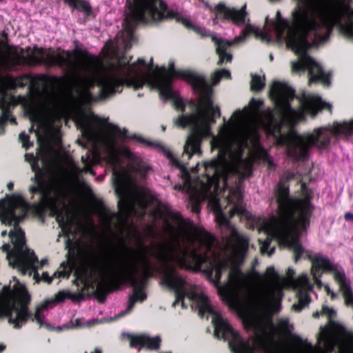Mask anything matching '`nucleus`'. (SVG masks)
<instances>
[{
	"instance_id": "f257e3e1",
	"label": "nucleus",
	"mask_w": 353,
	"mask_h": 353,
	"mask_svg": "<svg viewBox=\"0 0 353 353\" xmlns=\"http://www.w3.org/2000/svg\"><path fill=\"white\" fill-rule=\"evenodd\" d=\"M137 25L128 6L123 30L119 32L115 43L105 45V58L109 61L107 65L94 55L77 54L70 51L62 50L57 54L50 50L35 48L28 54L31 63L57 65L72 77V90L65 92L46 90L43 94V111L46 136L51 130L58 134L60 121L73 109L75 110V123L92 148L81 157L84 164L83 169L73 159L68 158L66 168H60L44 178L43 171L37 163L32 164L34 176L31 178L32 184L29 187V191L32 196L37 195L38 205L49 209L56 216L68 238L66 248L68 254L72 251L74 254L79 243L78 241H74L70 238V235L74 236L75 219L66 203L68 191L72 185L80 183L83 172L94 174L90 168L97 161L101 148L108 153V163L112 167V182L119 199V213L105 208L99 210L98 214L104 228L108 230L113 228L122 230L131 216L145 214L150 201L148 189L138 184L121 163V157L128 159L131 170L142 178L150 170L138 154L127 147L119 146L117 137L126 139L127 130L116 128L112 132H107L103 127L104 121L92 112L83 109V105L121 92L124 84L138 90L148 83L158 88L162 97L176 99V93L171 90L168 78L151 74L152 63L146 64L144 59H139L137 62L130 64L131 57L128 58L120 52L122 48L127 50L131 48L135 39L133 30Z\"/></svg>"
},
{
	"instance_id": "f03ea898",
	"label": "nucleus",
	"mask_w": 353,
	"mask_h": 353,
	"mask_svg": "<svg viewBox=\"0 0 353 353\" xmlns=\"http://www.w3.org/2000/svg\"><path fill=\"white\" fill-rule=\"evenodd\" d=\"M152 213L154 219L162 221V230L170 240L141 245L138 249L123 245L117 251L90 248L83 256L81 276L95 280L101 285L128 282L133 286L128 307L114 319L130 312L136 302L146 299L143 283L137 280V274L141 272L147 277L152 271L159 272L162 285L174 291L176 300L172 306L181 303L185 307L186 298L201 316L210 315L213 305L208 296L184 279L176 267H193L203 271V259L199 249L201 241L198 239L196 228L187 223L181 214L160 203Z\"/></svg>"
},
{
	"instance_id": "7ed1b4c3",
	"label": "nucleus",
	"mask_w": 353,
	"mask_h": 353,
	"mask_svg": "<svg viewBox=\"0 0 353 353\" xmlns=\"http://www.w3.org/2000/svg\"><path fill=\"white\" fill-rule=\"evenodd\" d=\"M150 72L152 74L163 75L168 78L171 90L176 93V99L161 96L160 97L165 100H172L174 107L178 110L184 111L185 105L179 97L178 92L172 88L171 82L173 77H179L187 81L198 92L199 99L196 101H191L190 103L193 112L190 114L180 115L174 119L176 125L183 128H190L191 133L187 137L181 159L175 157L169 149L159 143H151L137 135H134L132 138L140 143L157 148L169 159L172 166L181 170L183 184L175 185L174 190L185 192L188 194L194 211L199 210L201 201L208 200L212 210L215 212V219L221 233L226 231L227 235L232 236L236 241H243V243H245V240L236 233L234 225L222 211L220 197L221 196L225 201L232 205L229 210L231 216L234 214L246 216L243 204L241 188L243 181L249 176L219 150H216L217 151L216 158L209 162L198 163L194 168L198 171L203 170L204 173L202 176L192 180L185 168L187 161L192 155H201L200 146L202 140L210 137L211 126L221 116L219 106L215 104L212 99L213 92L212 86L201 76L190 71L176 70L173 62L169 63L168 70L165 67L161 70L157 67L156 70H154L152 65ZM154 88H157V87ZM157 89L159 90L158 88ZM159 92H160V90ZM159 95H161L160 93Z\"/></svg>"
},
{
	"instance_id": "20e7f679",
	"label": "nucleus",
	"mask_w": 353,
	"mask_h": 353,
	"mask_svg": "<svg viewBox=\"0 0 353 353\" xmlns=\"http://www.w3.org/2000/svg\"><path fill=\"white\" fill-rule=\"evenodd\" d=\"M270 94L276 104L275 113L271 110L261 112L259 109L263 101L252 99L250 109L236 110L231 119L219 127L218 134L212 133L210 136L212 150H219L225 154L249 176L252 172L254 157L269 161L266 151L259 143V128L272 135L278 145H286L290 157L304 160L310 150L309 141L305 137L311 132L298 134L292 126L305 120V113L314 117L319 110L330 108V104L321 97L311 94H303L299 100L298 109L292 108L290 101L294 99V90L281 82H274Z\"/></svg>"
},
{
	"instance_id": "39448f33",
	"label": "nucleus",
	"mask_w": 353,
	"mask_h": 353,
	"mask_svg": "<svg viewBox=\"0 0 353 353\" xmlns=\"http://www.w3.org/2000/svg\"><path fill=\"white\" fill-rule=\"evenodd\" d=\"M234 230L245 242L234 240L224 231L222 235L225 239V246L232 252V256L225 257L221 255V249L217 246L214 236L204 229L196 228L198 239L201 241L199 249L203 259V272L216 286L222 300L233 309L245 310L249 306L259 314H270L281 301L283 281L274 268L270 266L266 270V280L255 290H250L249 276L236 265L242 261L245 254L248 239L235 228Z\"/></svg>"
},
{
	"instance_id": "423d86ee",
	"label": "nucleus",
	"mask_w": 353,
	"mask_h": 353,
	"mask_svg": "<svg viewBox=\"0 0 353 353\" xmlns=\"http://www.w3.org/2000/svg\"><path fill=\"white\" fill-rule=\"evenodd\" d=\"M279 305L270 314H259L252 307L245 310H236L243 316L245 327L252 332L250 339L243 340L229 324L228 320L213 307L212 323L214 335L229 342L234 353H285L276 339L279 336L291 335L292 325L288 318L278 319L276 326L272 320L273 314L280 310ZM319 345L314 347L311 343L304 345L299 353H328L338 346L339 353H353V343L349 339H339L327 329H323L319 338Z\"/></svg>"
},
{
	"instance_id": "0eeeda50",
	"label": "nucleus",
	"mask_w": 353,
	"mask_h": 353,
	"mask_svg": "<svg viewBox=\"0 0 353 353\" xmlns=\"http://www.w3.org/2000/svg\"><path fill=\"white\" fill-rule=\"evenodd\" d=\"M278 210L279 216H272L270 219L262 220L260 231L264 232L267 238L259 239L262 254L271 256L275 250L270 248L272 239H275L283 245L294 252L297 261L305 250L299 243V235L310 224L312 208L307 198L295 199L289 196L288 188L279 183L272 199Z\"/></svg>"
},
{
	"instance_id": "6e6552de",
	"label": "nucleus",
	"mask_w": 353,
	"mask_h": 353,
	"mask_svg": "<svg viewBox=\"0 0 353 353\" xmlns=\"http://www.w3.org/2000/svg\"><path fill=\"white\" fill-rule=\"evenodd\" d=\"M9 237L13 244V248L10 250L9 243H4L1 249L6 252V259L9 265L17 268L22 274H28L37 282L39 280V274L37 272L39 268H42L46 263L47 259L38 261L33 251L26 247L25 233L21 228H16L15 230L9 232Z\"/></svg>"
},
{
	"instance_id": "1a4fd4ad",
	"label": "nucleus",
	"mask_w": 353,
	"mask_h": 353,
	"mask_svg": "<svg viewBox=\"0 0 353 353\" xmlns=\"http://www.w3.org/2000/svg\"><path fill=\"white\" fill-rule=\"evenodd\" d=\"M28 301L25 287L18 281L12 289L4 286L0 293V317H7L14 328H21L32 317L28 309Z\"/></svg>"
},
{
	"instance_id": "9d476101",
	"label": "nucleus",
	"mask_w": 353,
	"mask_h": 353,
	"mask_svg": "<svg viewBox=\"0 0 353 353\" xmlns=\"http://www.w3.org/2000/svg\"><path fill=\"white\" fill-rule=\"evenodd\" d=\"M306 254L312 263V274L316 284L319 287L322 285L320 280V270L332 272L335 281L339 285L345 305L353 308V291L344 270L332 264L329 259L322 254L312 253L309 251H307Z\"/></svg>"
},
{
	"instance_id": "9b49d317",
	"label": "nucleus",
	"mask_w": 353,
	"mask_h": 353,
	"mask_svg": "<svg viewBox=\"0 0 353 353\" xmlns=\"http://www.w3.org/2000/svg\"><path fill=\"white\" fill-rule=\"evenodd\" d=\"M353 133V119L343 122H334L332 125L315 128L309 136L310 149L316 147L319 150L327 149L332 137H347Z\"/></svg>"
},
{
	"instance_id": "f8f14e48",
	"label": "nucleus",
	"mask_w": 353,
	"mask_h": 353,
	"mask_svg": "<svg viewBox=\"0 0 353 353\" xmlns=\"http://www.w3.org/2000/svg\"><path fill=\"white\" fill-rule=\"evenodd\" d=\"M29 210L28 203L21 196L7 195L0 200V220L6 225H13L15 230L23 220Z\"/></svg>"
},
{
	"instance_id": "ddd939ff",
	"label": "nucleus",
	"mask_w": 353,
	"mask_h": 353,
	"mask_svg": "<svg viewBox=\"0 0 353 353\" xmlns=\"http://www.w3.org/2000/svg\"><path fill=\"white\" fill-rule=\"evenodd\" d=\"M295 272L293 269L288 270L287 275L294 288L296 291L298 303L293 305L292 307L296 312H300L306 307L311 301L310 292L312 290L313 286L310 283L309 278L306 274H301L298 279L293 277Z\"/></svg>"
},
{
	"instance_id": "4468645a",
	"label": "nucleus",
	"mask_w": 353,
	"mask_h": 353,
	"mask_svg": "<svg viewBox=\"0 0 353 353\" xmlns=\"http://www.w3.org/2000/svg\"><path fill=\"white\" fill-rule=\"evenodd\" d=\"M70 294L68 292L62 290L57 292L52 297L48 298L44 301L43 303L37 306L35 313L34 319L40 326H44L50 328V325L45 321V316L48 309L53 307L56 305L63 302L67 298H70Z\"/></svg>"
},
{
	"instance_id": "2eb2a0df",
	"label": "nucleus",
	"mask_w": 353,
	"mask_h": 353,
	"mask_svg": "<svg viewBox=\"0 0 353 353\" xmlns=\"http://www.w3.org/2000/svg\"><path fill=\"white\" fill-rule=\"evenodd\" d=\"M130 343L132 347H144L151 350H157L159 348L161 342V337L156 336L150 337L145 334H128Z\"/></svg>"
},
{
	"instance_id": "dca6fc26",
	"label": "nucleus",
	"mask_w": 353,
	"mask_h": 353,
	"mask_svg": "<svg viewBox=\"0 0 353 353\" xmlns=\"http://www.w3.org/2000/svg\"><path fill=\"white\" fill-rule=\"evenodd\" d=\"M73 269V265L70 262H63L57 272H55L53 276H50L48 272H43L41 278L39 277V281L41 279L46 282L50 283L55 277H62L68 279Z\"/></svg>"
},
{
	"instance_id": "f3484780",
	"label": "nucleus",
	"mask_w": 353,
	"mask_h": 353,
	"mask_svg": "<svg viewBox=\"0 0 353 353\" xmlns=\"http://www.w3.org/2000/svg\"><path fill=\"white\" fill-rule=\"evenodd\" d=\"M54 155V149L49 144H44L40 147L37 154V158L42 161L43 164L49 163Z\"/></svg>"
},
{
	"instance_id": "a211bd4d",
	"label": "nucleus",
	"mask_w": 353,
	"mask_h": 353,
	"mask_svg": "<svg viewBox=\"0 0 353 353\" xmlns=\"http://www.w3.org/2000/svg\"><path fill=\"white\" fill-rule=\"evenodd\" d=\"M264 85L265 81L263 77L256 74L252 75L251 81V88L252 90L259 91L264 87Z\"/></svg>"
},
{
	"instance_id": "6ab92c4d",
	"label": "nucleus",
	"mask_w": 353,
	"mask_h": 353,
	"mask_svg": "<svg viewBox=\"0 0 353 353\" xmlns=\"http://www.w3.org/2000/svg\"><path fill=\"white\" fill-rule=\"evenodd\" d=\"M221 78H230V72L226 69H221L216 71L212 76V80L214 85L219 83Z\"/></svg>"
},
{
	"instance_id": "aec40b11",
	"label": "nucleus",
	"mask_w": 353,
	"mask_h": 353,
	"mask_svg": "<svg viewBox=\"0 0 353 353\" xmlns=\"http://www.w3.org/2000/svg\"><path fill=\"white\" fill-rule=\"evenodd\" d=\"M71 3L74 8L84 12L86 14H88L90 12L91 7L90 4L86 1L71 0Z\"/></svg>"
},
{
	"instance_id": "412c9836",
	"label": "nucleus",
	"mask_w": 353,
	"mask_h": 353,
	"mask_svg": "<svg viewBox=\"0 0 353 353\" xmlns=\"http://www.w3.org/2000/svg\"><path fill=\"white\" fill-rule=\"evenodd\" d=\"M321 314H327L328 315L330 318H332L333 316H335L336 314V312L335 311L332 309V308H329L327 307H323V309H322V312H316L314 314V317H318L319 316V315Z\"/></svg>"
},
{
	"instance_id": "4be33fe9",
	"label": "nucleus",
	"mask_w": 353,
	"mask_h": 353,
	"mask_svg": "<svg viewBox=\"0 0 353 353\" xmlns=\"http://www.w3.org/2000/svg\"><path fill=\"white\" fill-rule=\"evenodd\" d=\"M19 139L22 142L23 147L28 149L29 148L32 143L29 141V136L25 132H21L19 134Z\"/></svg>"
},
{
	"instance_id": "5701e85b",
	"label": "nucleus",
	"mask_w": 353,
	"mask_h": 353,
	"mask_svg": "<svg viewBox=\"0 0 353 353\" xmlns=\"http://www.w3.org/2000/svg\"><path fill=\"white\" fill-rule=\"evenodd\" d=\"M345 219L347 221H353V212H347L345 214Z\"/></svg>"
},
{
	"instance_id": "b1692460",
	"label": "nucleus",
	"mask_w": 353,
	"mask_h": 353,
	"mask_svg": "<svg viewBox=\"0 0 353 353\" xmlns=\"http://www.w3.org/2000/svg\"><path fill=\"white\" fill-rule=\"evenodd\" d=\"M83 326H84V324H82L81 323V320L79 319H77L74 321V323H72V327H83Z\"/></svg>"
},
{
	"instance_id": "393cba45",
	"label": "nucleus",
	"mask_w": 353,
	"mask_h": 353,
	"mask_svg": "<svg viewBox=\"0 0 353 353\" xmlns=\"http://www.w3.org/2000/svg\"><path fill=\"white\" fill-rule=\"evenodd\" d=\"M26 159L28 161H33V160L34 161L35 160V157H34V156L32 154H26Z\"/></svg>"
},
{
	"instance_id": "a878e982",
	"label": "nucleus",
	"mask_w": 353,
	"mask_h": 353,
	"mask_svg": "<svg viewBox=\"0 0 353 353\" xmlns=\"http://www.w3.org/2000/svg\"><path fill=\"white\" fill-rule=\"evenodd\" d=\"M293 339H295L297 342L300 343H303V341H302V339L300 336H292Z\"/></svg>"
},
{
	"instance_id": "bb28decb",
	"label": "nucleus",
	"mask_w": 353,
	"mask_h": 353,
	"mask_svg": "<svg viewBox=\"0 0 353 353\" xmlns=\"http://www.w3.org/2000/svg\"><path fill=\"white\" fill-rule=\"evenodd\" d=\"M325 290L326 292L327 293V294H330V295L333 292L331 290V289L330 288V287L328 285L325 286Z\"/></svg>"
},
{
	"instance_id": "cd10ccee",
	"label": "nucleus",
	"mask_w": 353,
	"mask_h": 353,
	"mask_svg": "<svg viewBox=\"0 0 353 353\" xmlns=\"http://www.w3.org/2000/svg\"><path fill=\"white\" fill-rule=\"evenodd\" d=\"M7 187H8V190H12L14 187V183L12 182H10L8 183Z\"/></svg>"
},
{
	"instance_id": "c85d7f7f",
	"label": "nucleus",
	"mask_w": 353,
	"mask_h": 353,
	"mask_svg": "<svg viewBox=\"0 0 353 353\" xmlns=\"http://www.w3.org/2000/svg\"><path fill=\"white\" fill-rule=\"evenodd\" d=\"M10 121L12 124H14L16 125L17 124V121H16V119L14 118V117H11V118H8V121Z\"/></svg>"
},
{
	"instance_id": "c756f323",
	"label": "nucleus",
	"mask_w": 353,
	"mask_h": 353,
	"mask_svg": "<svg viewBox=\"0 0 353 353\" xmlns=\"http://www.w3.org/2000/svg\"><path fill=\"white\" fill-rule=\"evenodd\" d=\"M91 353H102V351L101 349L97 347L94 349V350Z\"/></svg>"
},
{
	"instance_id": "7c9ffc66",
	"label": "nucleus",
	"mask_w": 353,
	"mask_h": 353,
	"mask_svg": "<svg viewBox=\"0 0 353 353\" xmlns=\"http://www.w3.org/2000/svg\"><path fill=\"white\" fill-rule=\"evenodd\" d=\"M330 296H331V298L332 299H334L337 297V294L336 293H334V292H332L331 294H330Z\"/></svg>"
},
{
	"instance_id": "2f4dec72",
	"label": "nucleus",
	"mask_w": 353,
	"mask_h": 353,
	"mask_svg": "<svg viewBox=\"0 0 353 353\" xmlns=\"http://www.w3.org/2000/svg\"><path fill=\"white\" fill-rule=\"evenodd\" d=\"M96 322H97V320H94V321H92V322H88V323H87V325H88V326H91V325H94Z\"/></svg>"
},
{
	"instance_id": "473e14b6",
	"label": "nucleus",
	"mask_w": 353,
	"mask_h": 353,
	"mask_svg": "<svg viewBox=\"0 0 353 353\" xmlns=\"http://www.w3.org/2000/svg\"><path fill=\"white\" fill-rule=\"evenodd\" d=\"M260 278H261V281H260V283H261V282L263 281H265L266 280V276L265 277H262V276H260ZM261 286V284H259V288Z\"/></svg>"
},
{
	"instance_id": "72a5a7b5",
	"label": "nucleus",
	"mask_w": 353,
	"mask_h": 353,
	"mask_svg": "<svg viewBox=\"0 0 353 353\" xmlns=\"http://www.w3.org/2000/svg\"><path fill=\"white\" fill-rule=\"evenodd\" d=\"M7 234V231L6 230H3L1 232V236H5Z\"/></svg>"
},
{
	"instance_id": "f704fd0d",
	"label": "nucleus",
	"mask_w": 353,
	"mask_h": 353,
	"mask_svg": "<svg viewBox=\"0 0 353 353\" xmlns=\"http://www.w3.org/2000/svg\"><path fill=\"white\" fill-rule=\"evenodd\" d=\"M5 349V346L3 345H0V352Z\"/></svg>"
},
{
	"instance_id": "c9c22d12",
	"label": "nucleus",
	"mask_w": 353,
	"mask_h": 353,
	"mask_svg": "<svg viewBox=\"0 0 353 353\" xmlns=\"http://www.w3.org/2000/svg\"><path fill=\"white\" fill-rule=\"evenodd\" d=\"M292 176H293V174L290 173V174H288V179H290V178H292Z\"/></svg>"
}]
</instances>
